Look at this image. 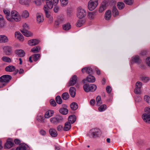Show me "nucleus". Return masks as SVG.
<instances>
[{
	"mask_svg": "<svg viewBox=\"0 0 150 150\" xmlns=\"http://www.w3.org/2000/svg\"><path fill=\"white\" fill-rule=\"evenodd\" d=\"M112 11L113 16L114 17L118 16L119 14L118 11L116 7L115 6H114L113 7Z\"/></svg>",
	"mask_w": 150,
	"mask_h": 150,
	"instance_id": "nucleus-30",
	"label": "nucleus"
},
{
	"mask_svg": "<svg viewBox=\"0 0 150 150\" xmlns=\"http://www.w3.org/2000/svg\"><path fill=\"white\" fill-rule=\"evenodd\" d=\"M15 36L16 38L21 41H23L24 40L23 35L19 32H16L15 33Z\"/></svg>",
	"mask_w": 150,
	"mask_h": 150,
	"instance_id": "nucleus-15",
	"label": "nucleus"
},
{
	"mask_svg": "<svg viewBox=\"0 0 150 150\" xmlns=\"http://www.w3.org/2000/svg\"><path fill=\"white\" fill-rule=\"evenodd\" d=\"M54 111L53 110H49L47 111L45 113V117L46 118H48L53 115Z\"/></svg>",
	"mask_w": 150,
	"mask_h": 150,
	"instance_id": "nucleus-17",
	"label": "nucleus"
},
{
	"mask_svg": "<svg viewBox=\"0 0 150 150\" xmlns=\"http://www.w3.org/2000/svg\"><path fill=\"white\" fill-rule=\"evenodd\" d=\"M4 13L6 16L10 15V11L9 10L7 9H4L3 11Z\"/></svg>",
	"mask_w": 150,
	"mask_h": 150,
	"instance_id": "nucleus-59",
	"label": "nucleus"
},
{
	"mask_svg": "<svg viewBox=\"0 0 150 150\" xmlns=\"http://www.w3.org/2000/svg\"><path fill=\"white\" fill-rule=\"evenodd\" d=\"M88 18L93 19L95 17V13L93 12H89L88 13Z\"/></svg>",
	"mask_w": 150,
	"mask_h": 150,
	"instance_id": "nucleus-40",
	"label": "nucleus"
},
{
	"mask_svg": "<svg viewBox=\"0 0 150 150\" xmlns=\"http://www.w3.org/2000/svg\"><path fill=\"white\" fill-rule=\"evenodd\" d=\"M7 37L4 35H0V42H5L8 41Z\"/></svg>",
	"mask_w": 150,
	"mask_h": 150,
	"instance_id": "nucleus-34",
	"label": "nucleus"
},
{
	"mask_svg": "<svg viewBox=\"0 0 150 150\" xmlns=\"http://www.w3.org/2000/svg\"><path fill=\"white\" fill-rule=\"evenodd\" d=\"M77 79V77L76 75L73 76L68 83L69 86H70L74 85L76 82Z\"/></svg>",
	"mask_w": 150,
	"mask_h": 150,
	"instance_id": "nucleus-11",
	"label": "nucleus"
},
{
	"mask_svg": "<svg viewBox=\"0 0 150 150\" xmlns=\"http://www.w3.org/2000/svg\"><path fill=\"white\" fill-rule=\"evenodd\" d=\"M15 69V67L12 65H9L6 67L5 68V70L6 71L10 72L14 71Z\"/></svg>",
	"mask_w": 150,
	"mask_h": 150,
	"instance_id": "nucleus-24",
	"label": "nucleus"
},
{
	"mask_svg": "<svg viewBox=\"0 0 150 150\" xmlns=\"http://www.w3.org/2000/svg\"><path fill=\"white\" fill-rule=\"evenodd\" d=\"M49 132L51 136L53 137H56L57 135V133L55 129L51 128L49 130Z\"/></svg>",
	"mask_w": 150,
	"mask_h": 150,
	"instance_id": "nucleus-19",
	"label": "nucleus"
},
{
	"mask_svg": "<svg viewBox=\"0 0 150 150\" xmlns=\"http://www.w3.org/2000/svg\"><path fill=\"white\" fill-rule=\"evenodd\" d=\"M57 130L59 131H61L63 129L64 130V128H63V126L61 125H59L57 128Z\"/></svg>",
	"mask_w": 150,
	"mask_h": 150,
	"instance_id": "nucleus-57",
	"label": "nucleus"
},
{
	"mask_svg": "<svg viewBox=\"0 0 150 150\" xmlns=\"http://www.w3.org/2000/svg\"><path fill=\"white\" fill-rule=\"evenodd\" d=\"M40 50V47L37 46L33 48L31 50V51L34 53H36L39 52Z\"/></svg>",
	"mask_w": 150,
	"mask_h": 150,
	"instance_id": "nucleus-32",
	"label": "nucleus"
},
{
	"mask_svg": "<svg viewBox=\"0 0 150 150\" xmlns=\"http://www.w3.org/2000/svg\"><path fill=\"white\" fill-rule=\"evenodd\" d=\"M6 23L5 20L0 21V27H3L5 25Z\"/></svg>",
	"mask_w": 150,
	"mask_h": 150,
	"instance_id": "nucleus-56",
	"label": "nucleus"
},
{
	"mask_svg": "<svg viewBox=\"0 0 150 150\" xmlns=\"http://www.w3.org/2000/svg\"><path fill=\"white\" fill-rule=\"evenodd\" d=\"M50 9H48L46 6H44V10L45 12V16L47 18H49L50 16Z\"/></svg>",
	"mask_w": 150,
	"mask_h": 150,
	"instance_id": "nucleus-27",
	"label": "nucleus"
},
{
	"mask_svg": "<svg viewBox=\"0 0 150 150\" xmlns=\"http://www.w3.org/2000/svg\"><path fill=\"white\" fill-rule=\"evenodd\" d=\"M37 120L41 122L44 123L45 122L43 116L41 115H40L38 117Z\"/></svg>",
	"mask_w": 150,
	"mask_h": 150,
	"instance_id": "nucleus-50",
	"label": "nucleus"
},
{
	"mask_svg": "<svg viewBox=\"0 0 150 150\" xmlns=\"http://www.w3.org/2000/svg\"><path fill=\"white\" fill-rule=\"evenodd\" d=\"M71 124L68 122H66L64 124V131H68L71 128Z\"/></svg>",
	"mask_w": 150,
	"mask_h": 150,
	"instance_id": "nucleus-23",
	"label": "nucleus"
},
{
	"mask_svg": "<svg viewBox=\"0 0 150 150\" xmlns=\"http://www.w3.org/2000/svg\"><path fill=\"white\" fill-rule=\"evenodd\" d=\"M6 17L8 20L10 21H12L13 20L11 16H10V15L6 16Z\"/></svg>",
	"mask_w": 150,
	"mask_h": 150,
	"instance_id": "nucleus-63",
	"label": "nucleus"
},
{
	"mask_svg": "<svg viewBox=\"0 0 150 150\" xmlns=\"http://www.w3.org/2000/svg\"><path fill=\"white\" fill-rule=\"evenodd\" d=\"M100 133V131L99 129L95 128L90 130L89 132V135L91 137L96 138L99 137Z\"/></svg>",
	"mask_w": 150,
	"mask_h": 150,
	"instance_id": "nucleus-4",
	"label": "nucleus"
},
{
	"mask_svg": "<svg viewBox=\"0 0 150 150\" xmlns=\"http://www.w3.org/2000/svg\"><path fill=\"white\" fill-rule=\"evenodd\" d=\"M50 103L51 105L53 106H55L56 105V103L55 100H50Z\"/></svg>",
	"mask_w": 150,
	"mask_h": 150,
	"instance_id": "nucleus-58",
	"label": "nucleus"
},
{
	"mask_svg": "<svg viewBox=\"0 0 150 150\" xmlns=\"http://www.w3.org/2000/svg\"><path fill=\"white\" fill-rule=\"evenodd\" d=\"M111 87L109 86H108L106 87V90L107 92L109 93H110L111 91Z\"/></svg>",
	"mask_w": 150,
	"mask_h": 150,
	"instance_id": "nucleus-60",
	"label": "nucleus"
},
{
	"mask_svg": "<svg viewBox=\"0 0 150 150\" xmlns=\"http://www.w3.org/2000/svg\"><path fill=\"white\" fill-rule=\"evenodd\" d=\"M147 54V52L146 50H142L141 53V54L143 56L145 55H146Z\"/></svg>",
	"mask_w": 150,
	"mask_h": 150,
	"instance_id": "nucleus-64",
	"label": "nucleus"
},
{
	"mask_svg": "<svg viewBox=\"0 0 150 150\" xmlns=\"http://www.w3.org/2000/svg\"><path fill=\"white\" fill-rule=\"evenodd\" d=\"M83 88L84 90L86 92H89L90 85H89L87 84H85L83 86Z\"/></svg>",
	"mask_w": 150,
	"mask_h": 150,
	"instance_id": "nucleus-44",
	"label": "nucleus"
},
{
	"mask_svg": "<svg viewBox=\"0 0 150 150\" xmlns=\"http://www.w3.org/2000/svg\"><path fill=\"white\" fill-rule=\"evenodd\" d=\"M142 83L139 81H137L136 84V87L141 88L142 86Z\"/></svg>",
	"mask_w": 150,
	"mask_h": 150,
	"instance_id": "nucleus-54",
	"label": "nucleus"
},
{
	"mask_svg": "<svg viewBox=\"0 0 150 150\" xmlns=\"http://www.w3.org/2000/svg\"><path fill=\"white\" fill-rule=\"evenodd\" d=\"M144 100L148 104H150V97L147 95H145L144 98Z\"/></svg>",
	"mask_w": 150,
	"mask_h": 150,
	"instance_id": "nucleus-52",
	"label": "nucleus"
},
{
	"mask_svg": "<svg viewBox=\"0 0 150 150\" xmlns=\"http://www.w3.org/2000/svg\"><path fill=\"white\" fill-rule=\"evenodd\" d=\"M4 52L7 55H9L11 53L12 49L11 47L8 46H5L3 48Z\"/></svg>",
	"mask_w": 150,
	"mask_h": 150,
	"instance_id": "nucleus-13",
	"label": "nucleus"
},
{
	"mask_svg": "<svg viewBox=\"0 0 150 150\" xmlns=\"http://www.w3.org/2000/svg\"><path fill=\"white\" fill-rule=\"evenodd\" d=\"M44 19L43 16L41 13L37 14V21L38 23H40L43 22Z\"/></svg>",
	"mask_w": 150,
	"mask_h": 150,
	"instance_id": "nucleus-16",
	"label": "nucleus"
},
{
	"mask_svg": "<svg viewBox=\"0 0 150 150\" xmlns=\"http://www.w3.org/2000/svg\"><path fill=\"white\" fill-rule=\"evenodd\" d=\"M13 143L10 141H7L5 144L4 147L6 149H10L13 147Z\"/></svg>",
	"mask_w": 150,
	"mask_h": 150,
	"instance_id": "nucleus-18",
	"label": "nucleus"
},
{
	"mask_svg": "<svg viewBox=\"0 0 150 150\" xmlns=\"http://www.w3.org/2000/svg\"><path fill=\"white\" fill-rule=\"evenodd\" d=\"M27 145L25 144H20L19 146L16 149V150H26Z\"/></svg>",
	"mask_w": 150,
	"mask_h": 150,
	"instance_id": "nucleus-25",
	"label": "nucleus"
},
{
	"mask_svg": "<svg viewBox=\"0 0 150 150\" xmlns=\"http://www.w3.org/2000/svg\"><path fill=\"white\" fill-rule=\"evenodd\" d=\"M106 108V105L103 104L100 106L98 108V110L100 112H102L105 110Z\"/></svg>",
	"mask_w": 150,
	"mask_h": 150,
	"instance_id": "nucleus-43",
	"label": "nucleus"
},
{
	"mask_svg": "<svg viewBox=\"0 0 150 150\" xmlns=\"http://www.w3.org/2000/svg\"><path fill=\"white\" fill-rule=\"evenodd\" d=\"M56 100L57 103L58 104H61L62 103V100L59 96H57L56 98Z\"/></svg>",
	"mask_w": 150,
	"mask_h": 150,
	"instance_id": "nucleus-47",
	"label": "nucleus"
},
{
	"mask_svg": "<svg viewBox=\"0 0 150 150\" xmlns=\"http://www.w3.org/2000/svg\"><path fill=\"white\" fill-rule=\"evenodd\" d=\"M97 88V86L95 84L90 85V88L89 89V92H93L95 91Z\"/></svg>",
	"mask_w": 150,
	"mask_h": 150,
	"instance_id": "nucleus-42",
	"label": "nucleus"
},
{
	"mask_svg": "<svg viewBox=\"0 0 150 150\" xmlns=\"http://www.w3.org/2000/svg\"><path fill=\"white\" fill-rule=\"evenodd\" d=\"M111 16V11L108 10L105 13V18L107 20H109Z\"/></svg>",
	"mask_w": 150,
	"mask_h": 150,
	"instance_id": "nucleus-26",
	"label": "nucleus"
},
{
	"mask_svg": "<svg viewBox=\"0 0 150 150\" xmlns=\"http://www.w3.org/2000/svg\"><path fill=\"white\" fill-rule=\"evenodd\" d=\"M2 59L3 60V61L4 62H11V59L10 58L7 57H3L2 58Z\"/></svg>",
	"mask_w": 150,
	"mask_h": 150,
	"instance_id": "nucleus-49",
	"label": "nucleus"
},
{
	"mask_svg": "<svg viewBox=\"0 0 150 150\" xmlns=\"http://www.w3.org/2000/svg\"><path fill=\"white\" fill-rule=\"evenodd\" d=\"M63 28L65 30H68L71 28V25L70 23H68L64 24L62 26Z\"/></svg>",
	"mask_w": 150,
	"mask_h": 150,
	"instance_id": "nucleus-36",
	"label": "nucleus"
},
{
	"mask_svg": "<svg viewBox=\"0 0 150 150\" xmlns=\"http://www.w3.org/2000/svg\"><path fill=\"white\" fill-rule=\"evenodd\" d=\"M124 2L127 5H131L133 3V0H125Z\"/></svg>",
	"mask_w": 150,
	"mask_h": 150,
	"instance_id": "nucleus-51",
	"label": "nucleus"
},
{
	"mask_svg": "<svg viewBox=\"0 0 150 150\" xmlns=\"http://www.w3.org/2000/svg\"><path fill=\"white\" fill-rule=\"evenodd\" d=\"M141 80L144 83H146L150 80V78L149 77L144 76L141 78Z\"/></svg>",
	"mask_w": 150,
	"mask_h": 150,
	"instance_id": "nucleus-48",
	"label": "nucleus"
},
{
	"mask_svg": "<svg viewBox=\"0 0 150 150\" xmlns=\"http://www.w3.org/2000/svg\"><path fill=\"white\" fill-rule=\"evenodd\" d=\"M11 16L12 19H13L16 21H19L21 20L20 15L16 11H13L11 12Z\"/></svg>",
	"mask_w": 150,
	"mask_h": 150,
	"instance_id": "nucleus-8",
	"label": "nucleus"
},
{
	"mask_svg": "<svg viewBox=\"0 0 150 150\" xmlns=\"http://www.w3.org/2000/svg\"><path fill=\"white\" fill-rule=\"evenodd\" d=\"M23 29L21 30V31L24 35L27 37H29L32 35V33L30 32L28 30L29 28L27 24H24L23 25Z\"/></svg>",
	"mask_w": 150,
	"mask_h": 150,
	"instance_id": "nucleus-7",
	"label": "nucleus"
},
{
	"mask_svg": "<svg viewBox=\"0 0 150 150\" xmlns=\"http://www.w3.org/2000/svg\"><path fill=\"white\" fill-rule=\"evenodd\" d=\"M107 4V3L105 1H104L102 3L99 10V12L102 13L104 10L106 9Z\"/></svg>",
	"mask_w": 150,
	"mask_h": 150,
	"instance_id": "nucleus-12",
	"label": "nucleus"
},
{
	"mask_svg": "<svg viewBox=\"0 0 150 150\" xmlns=\"http://www.w3.org/2000/svg\"><path fill=\"white\" fill-rule=\"evenodd\" d=\"M146 64L147 66L150 67V57L146 59Z\"/></svg>",
	"mask_w": 150,
	"mask_h": 150,
	"instance_id": "nucleus-61",
	"label": "nucleus"
},
{
	"mask_svg": "<svg viewBox=\"0 0 150 150\" xmlns=\"http://www.w3.org/2000/svg\"><path fill=\"white\" fill-rule=\"evenodd\" d=\"M62 97L63 100H67L69 97V95L68 93L65 92L62 94Z\"/></svg>",
	"mask_w": 150,
	"mask_h": 150,
	"instance_id": "nucleus-39",
	"label": "nucleus"
},
{
	"mask_svg": "<svg viewBox=\"0 0 150 150\" xmlns=\"http://www.w3.org/2000/svg\"><path fill=\"white\" fill-rule=\"evenodd\" d=\"M96 101L97 102L96 105L97 106H99L102 103L100 96H98L97 97Z\"/></svg>",
	"mask_w": 150,
	"mask_h": 150,
	"instance_id": "nucleus-41",
	"label": "nucleus"
},
{
	"mask_svg": "<svg viewBox=\"0 0 150 150\" xmlns=\"http://www.w3.org/2000/svg\"><path fill=\"white\" fill-rule=\"evenodd\" d=\"M63 118L61 115H58L50 119L51 122L53 124L57 125L63 121Z\"/></svg>",
	"mask_w": 150,
	"mask_h": 150,
	"instance_id": "nucleus-3",
	"label": "nucleus"
},
{
	"mask_svg": "<svg viewBox=\"0 0 150 150\" xmlns=\"http://www.w3.org/2000/svg\"><path fill=\"white\" fill-rule=\"evenodd\" d=\"M29 16V13L26 11H25L23 12L22 14V17L25 18H28Z\"/></svg>",
	"mask_w": 150,
	"mask_h": 150,
	"instance_id": "nucleus-46",
	"label": "nucleus"
},
{
	"mask_svg": "<svg viewBox=\"0 0 150 150\" xmlns=\"http://www.w3.org/2000/svg\"><path fill=\"white\" fill-rule=\"evenodd\" d=\"M145 113L142 115L144 121L148 123H150V108H147L144 110Z\"/></svg>",
	"mask_w": 150,
	"mask_h": 150,
	"instance_id": "nucleus-2",
	"label": "nucleus"
},
{
	"mask_svg": "<svg viewBox=\"0 0 150 150\" xmlns=\"http://www.w3.org/2000/svg\"><path fill=\"white\" fill-rule=\"evenodd\" d=\"M86 15V12L85 9L81 7H79L77 8V16L80 19H84Z\"/></svg>",
	"mask_w": 150,
	"mask_h": 150,
	"instance_id": "nucleus-6",
	"label": "nucleus"
},
{
	"mask_svg": "<svg viewBox=\"0 0 150 150\" xmlns=\"http://www.w3.org/2000/svg\"><path fill=\"white\" fill-rule=\"evenodd\" d=\"M76 89L74 87H71L69 89V93L71 96L74 98L76 95Z\"/></svg>",
	"mask_w": 150,
	"mask_h": 150,
	"instance_id": "nucleus-22",
	"label": "nucleus"
},
{
	"mask_svg": "<svg viewBox=\"0 0 150 150\" xmlns=\"http://www.w3.org/2000/svg\"><path fill=\"white\" fill-rule=\"evenodd\" d=\"M98 0H90L88 3V7L89 10L95 9L98 5Z\"/></svg>",
	"mask_w": 150,
	"mask_h": 150,
	"instance_id": "nucleus-5",
	"label": "nucleus"
},
{
	"mask_svg": "<svg viewBox=\"0 0 150 150\" xmlns=\"http://www.w3.org/2000/svg\"><path fill=\"white\" fill-rule=\"evenodd\" d=\"M61 4L64 6L66 5L68 3V0H60Z\"/></svg>",
	"mask_w": 150,
	"mask_h": 150,
	"instance_id": "nucleus-53",
	"label": "nucleus"
},
{
	"mask_svg": "<svg viewBox=\"0 0 150 150\" xmlns=\"http://www.w3.org/2000/svg\"><path fill=\"white\" fill-rule=\"evenodd\" d=\"M140 89L137 87L134 90V93L137 94H139L141 92Z\"/></svg>",
	"mask_w": 150,
	"mask_h": 150,
	"instance_id": "nucleus-55",
	"label": "nucleus"
},
{
	"mask_svg": "<svg viewBox=\"0 0 150 150\" xmlns=\"http://www.w3.org/2000/svg\"><path fill=\"white\" fill-rule=\"evenodd\" d=\"M16 53L21 57H23L25 55L24 51L22 50H16Z\"/></svg>",
	"mask_w": 150,
	"mask_h": 150,
	"instance_id": "nucleus-21",
	"label": "nucleus"
},
{
	"mask_svg": "<svg viewBox=\"0 0 150 150\" xmlns=\"http://www.w3.org/2000/svg\"><path fill=\"white\" fill-rule=\"evenodd\" d=\"M132 61L133 62L138 63L140 61L139 57L138 55L133 56L132 58Z\"/></svg>",
	"mask_w": 150,
	"mask_h": 150,
	"instance_id": "nucleus-33",
	"label": "nucleus"
},
{
	"mask_svg": "<svg viewBox=\"0 0 150 150\" xmlns=\"http://www.w3.org/2000/svg\"><path fill=\"white\" fill-rule=\"evenodd\" d=\"M11 76L5 75L0 77V88H3L5 86L11 79Z\"/></svg>",
	"mask_w": 150,
	"mask_h": 150,
	"instance_id": "nucleus-1",
	"label": "nucleus"
},
{
	"mask_svg": "<svg viewBox=\"0 0 150 150\" xmlns=\"http://www.w3.org/2000/svg\"><path fill=\"white\" fill-rule=\"evenodd\" d=\"M70 107L72 110H75L78 108V105L76 103L73 102L70 105Z\"/></svg>",
	"mask_w": 150,
	"mask_h": 150,
	"instance_id": "nucleus-35",
	"label": "nucleus"
},
{
	"mask_svg": "<svg viewBox=\"0 0 150 150\" xmlns=\"http://www.w3.org/2000/svg\"><path fill=\"white\" fill-rule=\"evenodd\" d=\"M30 2V0H20L19 3L22 4L28 5Z\"/></svg>",
	"mask_w": 150,
	"mask_h": 150,
	"instance_id": "nucleus-38",
	"label": "nucleus"
},
{
	"mask_svg": "<svg viewBox=\"0 0 150 150\" xmlns=\"http://www.w3.org/2000/svg\"><path fill=\"white\" fill-rule=\"evenodd\" d=\"M59 112L64 115H66L68 113V110L66 108H61L59 110Z\"/></svg>",
	"mask_w": 150,
	"mask_h": 150,
	"instance_id": "nucleus-29",
	"label": "nucleus"
},
{
	"mask_svg": "<svg viewBox=\"0 0 150 150\" xmlns=\"http://www.w3.org/2000/svg\"><path fill=\"white\" fill-rule=\"evenodd\" d=\"M117 6L119 9L121 10L124 8L125 5L123 2H119L117 3Z\"/></svg>",
	"mask_w": 150,
	"mask_h": 150,
	"instance_id": "nucleus-37",
	"label": "nucleus"
},
{
	"mask_svg": "<svg viewBox=\"0 0 150 150\" xmlns=\"http://www.w3.org/2000/svg\"><path fill=\"white\" fill-rule=\"evenodd\" d=\"M87 80L88 82L93 83L95 81L96 79L94 76L90 75L87 77Z\"/></svg>",
	"mask_w": 150,
	"mask_h": 150,
	"instance_id": "nucleus-28",
	"label": "nucleus"
},
{
	"mask_svg": "<svg viewBox=\"0 0 150 150\" xmlns=\"http://www.w3.org/2000/svg\"><path fill=\"white\" fill-rule=\"evenodd\" d=\"M46 4L45 6H46L48 9H51L53 7V4H52V1H48L46 2Z\"/></svg>",
	"mask_w": 150,
	"mask_h": 150,
	"instance_id": "nucleus-45",
	"label": "nucleus"
},
{
	"mask_svg": "<svg viewBox=\"0 0 150 150\" xmlns=\"http://www.w3.org/2000/svg\"><path fill=\"white\" fill-rule=\"evenodd\" d=\"M40 42V41L36 39L30 40L28 41V44L31 46L36 45Z\"/></svg>",
	"mask_w": 150,
	"mask_h": 150,
	"instance_id": "nucleus-14",
	"label": "nucleus"
},
{
	"mask_svg": "<svg viewBox=\"0 0 150 150\" xmlns=\"http://www.w3.org/2000/svg\"><path fill=\"white\" fill-rule=\"evenodd\" d=\"M76 120V117L74 115H72L70 116L68 118V121L70 123H74Z\"/></svg>",
	"mask_w": 150,
	"mask_h": 150,
	"instance_id": "nucleus-20",
	"label": "nucleus"
},
{
	"mask_svg": "<svg viewBox=\"0 0 150 150\" xmlns=\"http://www.w3.org/2000/svg\"><path fill=\"white\" fill-rule=\"evenodd\" d=\"M40 56L41 55L39 54H34L29 57V61L31 63L32 62H33L32 60V58L34 61L36 62L40 59Z\"/></svg>",
	"mask_w": 150,
	"mask_h": 150,
	"instance_id": "nucleus-9",
	"label": "nucleus"
},
{
	"mask_svg": "<svg viewBox=\"0 0 150 150\" xmlns=\"http://www.w3.org/2000/svg\"><path fill=\"white\" fill-rule=\"evenodd\" d=\"M81 71L83 73H86L90 75L92 74L93 73V69L90 67H85L81 69Z\"/></svg>",
	"mask_w": 150,
	"mask_h": 150,
	"instance_id": "nucleus-10",
	"label": "nucleus"
},
{
	"mask_svg": "<svg viewBox=\"0 0 150 150\" xmlns=\"http://www.w3.org/2000/svg\"><path fill=\"white\" fill-rule=\"evenodd\" d=\"M34 2L37 5H40L41 4V2L40 0H35Z\"/></svg>",
	"mask_w": 150,
	"mask_h": 150,
	"instance_id": "nucleus-62",
	"label": "nucleus"
},
{
	"mask_svg": "<svg viewBox=\"0 0 150 150\" xmlns=\"http://www.w3.org/2000/svg\"><path fill=\"white\" fill-rule=\"evenodd\" d=\"M85 20L84 19H80L77 23L76 25L77 27H80L85 23Z\"/></svg>",
	"mask_w": 150,
	"mask_h": 150,
	"instance_id": "nucleus-31",
	"label": "nucleus"
}]
</instances>
